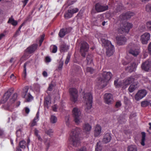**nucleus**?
Returning a JSON list of instances; mask_svg holds the SVG:
<instances>
[{
	"label": "nucleus",
	"instance_id": "obj_1",
	"mask_svg": "<svg viewBox=\"0 0 151 151\" xmlns=\"http://www.w3.org/2000/svg\"><path fill=\"white\" fill-rule=\"evenodd\" d=\"M79 131L77 128L73 129L70 134L69 141V143L73 146L76 147L80 144L79 138Z\"/></svg>",
	"mask_w": 151,
	"mask_h": 151
},
{
	"label": "nucleus",
	"instance_id": "obj_2",
	"mask_svg": "<svg viewBox=\"0 0 151 151\" xmlns=\"http://www.w3.org/2000/svg\"><path fill=\"white\" fill-rule=\"evenodd\" d=\"M134 79L133 77L130 76L127 78L126 79L123 80V81L118 82V80H116L114 81V85L116 88H119L121 87L124 89L130 84L133 82Z\"/></svg>",
	"mask_w": 151,
	"mask_h": 151
},
{
	"label": "nucleus",
	"instance_id": "obj_3",
	"mask_svg": "<svg viewBox=\"0 0 151 151\" xmlns=\"http://www.w3.org/2000/svg\"><path fill=\"white\" fill-rule=\"evenodd\" d=\"M38 44H34L28 47L24 51L23 56L21 58V60L24 59L26 60L29 58V55L34 53L37 50L38 47Z\"/></svg>",
	"mask_w": 151,
	"mask_h": 151
},
{
	"label": "nucleus",
	"instance_id": "obj_4",
	"mask_svg": "<svg viewBox=\"0 0 151 151\" xmlns=\"http://www.w3.org/2000/svg\"><path fill=\"white\" fill-rule=\"evenodd\" d=\"M83 99L86 103V107L85 110L88 113L91 112L90 109L92 106L93 97L91 94L90 93H87L84 94Z\"/></svg>",
	"mask_w": 151,
	"mask_h": 151
},
{
	"label": "nucleus",
	"instance_id": "obj_5",
	"mask_svg": "<svg viewBox=\"0 0 151 151\" xmlns=\"http://www.w3.org/2000/svg\"><path fill=\"white\" fill-rule=\"evenodd\" d=\"M104 47L106 49V54L107 56L109 57L113 55L114 49L110 41L104 39Z\"/></svg>",
	"mask_w": 151,
	"mask_h": 151
},
{
	"label": "nucleus",
	"instance_id": "obj_6",
	"mask_svg": "<svg viewBox=\"0 0 151 151\" xmlns=\"http://www.w3.org/2000/svg\"><path fill=\"white\" fill-rule=\"evenodd\" d=\"M132 24L128 22L120 24V27L118 28V31L121 34L128 33L129 29L132 27Z\"/></svg>",
	"mask_w": 151,
	"mask_h": 151
},
{
	"label": "nucleus",
	"instance_id": "obj_7",
	"mask_svg": "<svg viewBox=\"0 0 151 151\" xmlns=\"http://www.w3.org/2000/svg\"><path fill=\"white\" fill-rule=\"evenodd\" d=\"M89 48L88 44L86 41L81 42L80 45V52L81 55L85 57Z\"/></svg>",
	"mask_w": 151,
	"mask_h": 151
},
{
	"label": "nucleus",
	"instance_id": "obj_8",
	"mask_svg": "<svg viewBox=\"0 0 151 151\" xmlns=\"http://www.w3.org/2000/svg\"><path fill=\"white\" fill-rule=\"evenodd\" d=\"M69 92L71 101L75 103L78 101V92L77 90L74 88H71L69 89Z\"/></svg>",
	"mask_w": 151,
	"mask_h": 151
},
{
	"label": "nucleus",
	"instance_id": "obj_9",
	"mask_svg": "<svg viewBox=\"0 0 151 151\" xmlns=\"http://www.w3.org/2000/svg\"><path fill=\"white\" fill-rule=\"evenodd\" d=\"M72 29L71 27H65L61 29L58 33V36L60 38L63 37L65 35L70 33Z\"/></svg>",
	"mask_w": 151,
	"mask_h": 151
},
{
	"label": "nucleus",
	"instance_id": "obj_10",
	"mask_svg": "<svg viewBox=\"0 0 151 151\" xmlns=\"http://www.w3.org/2000/svg\"><path fill=\"white\" fill-rule=\"evenodd\" d=\"M79 9L77 8H74L71 9H69L64 14L65 18L68 19L72 17L74 14L77 12Z\"/></svg>",
	"mask_w": 151,
	"mask_h": 151
},
{
	"label": "nucleus",
	"instance_id": "obj_11",
	"mask_svg": "<svg viewBox=\"0 0 151 151\" xmlns=\"http://www.w3.org/2000/svg\"><path fill=\"white\" fill-rule=\"evenodd\" d=\"M14 90L13 88H10L4 94V96L2 99V102L3 103L6 102L8 99L9 97L12 94Z\"/></svg>",
	"mask_w": 151,
	"mask_h": 151
},
{
	"label": "nucleus",
	"instance_id": "obj_12",
	"mask_svg": "<svg viewBox=\"0 0 151 151\" xmlns=\"http://www.w3.org/2000/svg\"><path fill=\"white\" fill-rule=\"evenodd\" d=\"M113 96L110 93H105L104 94L105 102L106 104L110 105L113 103Z\"/></svg>",
	"mask_w": 151,
	"mask_h": 151
},
{
	"label": "nucleus",
	"instance_id": "obj_13",
	"mask_svg": "<svg viewBox=\"0 0 151 151\" xmlns=\"http://www.w3.org/2000/svg\"><path fill=\"white\" fill-rule=\"evenodd\" d=\"M72 112L74 118V120L76 123H78L79 122V116L80 114V111L77 108H74Z\"/></svg>",
	"mask_w": 151,
	"mask_h": 151
},
{
	"label": "nucleus",
	"instance_id": "obj_14",
	"mask_svg": "<svg viewBox=\"0 0 151 151\" xmlns=\"http://www.w3.org/2000/svg\"><path fill=\"white\" fill-rule=\"evenodd\" d=\"M150 34L148 33H145L141 36L140 40L143 44H147L150 38Z\"/></svg>",
	"mask_w": 151,
	"mask_h": 151
},
{
	"label": "nucleus",
	"instance_id": "obj_15",
	"mask_svg": "<svg viewBox=\"0 0 151 151\" xmlns=\"http://www.w3.org/2000/svg\"><path fill=\"white\" fill-rule=\"evenodd\" d=\"M147 92L145 90H142L139 91L135 96V98L137 101L142 99L145 96Z\"/></svg>",
	"mask_w": 151,
	"mask_h": 151
},
{
	"label": "nucleus",
	"instance_id": "obj_16",
	"mask_svg": "<svg viewBox=\"0 0 151 151\" xmlns=\"http://www.w3.org/2000/svg\"><path fill=\"white\" fill-rule=\"evenodd\" d=\"M141 68L146 71L151 70V61H146L143 63L141 65Z\"/></svg>",
	"mask_w": 151,
	"mask_h": 151
},
{
	"label": "nucleus",
	"instance_id": "obj_17",
	"mask_svg": "<svg viewBox=\"0 0 151 151\" xmlns=\"http://www.w3.org/2000/svg\"><path fill=\"white\" fill-rule=\"evenodd\" d=\"M112 76V75L111 72L104 71V87L109 83Z\"/></svg>",
	"mask_w": 151,
	"mask_h": 151
},
{
	"label": "nucleus",
	"instance_id": "obj_18",
	"mask_svg": "<svg viewBox=\"0 0 151 151\" xmlns=\"http://www.w3.org/2000/svg\"><path fill=\"white\" fill-rule=\"evenodd\" d=\"M116 39L117 44L119 45L124 44L127 40L126 37L122 36H117Z\"/></svg>",
	"mask_w": 151,
	"mask_h": 151
},
{
	"label": "nucleus",
	"instance_id": "obj_19",
	"mask_svg": "<svg viewBox=\"0 0 151 151\" xmlns=\"http://www.w3.org/2000/svg\"><path fill=\"white\" fill-rule=\"evenodd\" d=\"M97 83V85L100 88H104V75L102 74L101 76L97 78L96 80Z\"/></svg>",
	"mask_w": 151,
	"mask_h": 151
},
{
	"label": "nucleus",
	"instance_id": "obj_20",
	"mask_svg": "<svg viewBox=\"0 0 151 151\" xmlns=\"http://www.w3.org/2000/svg\"><path fill=\"white\" fill-rule=\"evenodd\" d=\"M137 67V65L135 62H133L131 63L130 66H128L126 68V70L129 73H131L134 71Z\"/></svg>",
	"mask_w": 151,
	"mask_h": 151
},
{
	"label": "nucleus",
	"instance_id": "obj_21",
	"mask_svg": "<svg viewBox=\"0 0 151 151\" xmlns=\"http://www.w3.org/2000/svg\"><path fill=\"white\" fill-rule=\"evenodd\" d=\"M101 128L99 124H97L94 130V136L97 137L99 135L101 132Z\"/></svg>",
	"mask_w": 151,
	"mask_h": 151
},
{
	"label": "nucleus",
	"instance_id": "obj_22",
	"mask_svg": "<svg viewBox=\"0 0 151 151\" xmlns=\"http://www.w3.org/2000/svg\"><path fill=\"white\" fill-rule=\"evenodd\" d=\"M39 113L38 111L36 114V116L30 123L31 127H33L37 125V122L39 120Z\"/></svg>",
	"mask_w": 151,
	"mask_h": 151
},
{
	"label": "nucleus",
	"instance_id": "obj_23",
	"mask_svg": "<svg viewBox=\"0 0 151 151\" xmlns=\"http://www.w3.org/2000/svg\"><path fill=\"white\" fill-rule=\"evenodd\" d=\"M138 83L137 82H134L130 85L129 88V92H132L137 88L138 87Z\"/></svg>",
	"mask_w": 151,
	"mask_h": 151
},
{
	"label": "nucleus",
	"instance_id": "obj_24",
	"mask_svg": "<svg viewBox=\"0 0 151 151\" xmlns=\"http://www.w3.org/2000/svg\"><path fill=\"white\" fill-rule=\"evenodd\" d=\"M95 9L97 12H100L104 11V6L101 3H98L95 5Z\"/></svg>",
	"mask_w": 151,
	"mask_h": 151
},
{
	"label": "nucleus",
	"instance_id": "obj_25",
	"mask_svg": "<svg viewBox=\"0 0 151 151\" xmlns=\"http://www.w3.org/2000/svg\"><path fill=\"white\" fill-rule=\"evenodd\" d=\"M134 14V13L132 12H128L123 15L122 18L124 19H128Z\"/></svg>",
	"mask_w": 151,
	"mask_h": 151
},
{
	"label": "nucleus",
	"instance_id": "obj_26",
	"mask_svg": "<svg viewBox=\"0 0 151 151\" xmlns=\"http://www.w3.org/2000/svg\"><path fill=\"white\" fill-rule=\"evenodd\" d=\"M29 89V87L27 86L24 87L23 88L22 92V96L23 98H24L25 97Z\"/></svg>",
	"mask_w": 151,
	"mask_h": 151
},
{
	"label": "nucleus",
	"instance_id": "obj_27",
	"mask_svg": "<svg viewBox=\"0 0 151 151\" xmlns=\"http://www.w3.org/2000/svg\"><path fill=\"white\" fill-rule=\"evenodd\" d=\"M27 64L28 63L26 62L24 63L23 66V70L22 74V76L24 79H25L27 76L26 66Z\"/></svg>",
	"mask_w": 151,
	"mask_h": 151
},
{
	"label": "nucleus",
	"instance_id": "obj_28",
	"mask_svg": "<svg viewBox=\"0 0 151 151\" xmlns=\"http://www.w3.org/2000/svg\"><path fill=\"white\" fill-rule=\"evenodd\" d=\"M83 127L84 130L87 132L90 131L91 128V126L88 123H85Z\"/></svg>",
	"mask_w": 151,
	"mask_h": 151
},
{
	"label": "nucleus",
	"instance_id": "obj_29",
	"mask_svg": "<svg viewBox=\"0 0 151 151\" xmlns=\"http://www.w3.org/2000/svg\"><path fill=\"white\" fill-rule=\"evenodd\" d=\"M111 136L109 133L106 134L104 135V142L107 143L109 142L111 140Z\"/></svg>",
	"mask_w": 151,
	"mask_h": 151
},
{
	"label": "nucleus",
	"instance_id": "obj_30",
	"mask_svg": "<svg viewBox=\"0 0 151 151\" xmlns=\"http://www.w3.org/2000/svg\"><path fill=\"white\" fill-rule=\"evenodd\" d=\"M129 52L135 56H136L139 53L138 50L137 49L133 50L132 49H130L129 51Z\"/></svg>",
	"mask_w": 151,
	"mask_h": 151
},
{
	"label": "nucleus",
	"instance_id": "obj_31",
	"mask_svg": "<svg viewBox=\"0 0 151 151\" xmlns=\"http://www.w3.org/2000/svg\"><path fill=\"white\" fill-rule=\"evenodd\" d=\"M68 49V46L65 44H62L60 47V50L62 52H65L67 51Z\"/></svg>",
	"mask_w": 151,
	"mask_h": 151
},
{
	"label": "nucleus",
	"instance_id": "obj_32",
	"mask_svg": "<svg viewBox=\"0 0 151 151\" xmlns=\"http://www.w3.org/2000/svg\"><path fill=\"white\" fill-rule=\"evenodd\" d=\"M8 23H11L12 25L13 26H16L17 24L18 23L17 21L14 20L12 18H9V20L8 21Z\"/></svg>",
	"mask_w": 151,
	"mask_h": 151
},
{
	"label": "nucleus",
	"instance_id": "obj_33",
	"mask_svg": "<svg viewBox=\"0 0 151 151\" xmlns=\"http://www.w3.org/2000/svg\"><path fill=\"white\" fill-rule=\"evenodd\" d=\"M51 103V99L49 96H47L45 99L44 104L45 106H48Z\"/></svg>",
	"mask_w": 151,
	"mask_h": 151
},
{
	"label": "nucleus",
	"instance_id": "obj_34",
	"mask_svg": "<svg viewBox=\"0 0 151 151\" xmlns=\"http://www.w3.org/2000/svg\"><path fill=\"white\" fill-rule=\"evenodd\" d=\"M17 94L16 93H14L12 97V98L10 100V101L11 102V106H13L14 104H13L14 103L15 101L17 99Z\"/></svg>",
	"mask_w": 151,
	"mask_h": 151
},
{
	"label": "nucleus",
	"instance_id": "obj_35",
	"mask_svg": "<svg viewBox=\"0 0 151 151\" xmlns=\"http://www.w3.org/2000/svg\"><path fill=\"white\" fill-rule=\"evenodd\" d=\"M142 135L141 142V145L142 146L145 145V139L146 134L144 132H141Z\"/></svg>",
	"mask_w": 151,
	"mask_h": 151
},
{
	"label": "nucleus",
	"instance_id": "obj_36",
	"mask_svg": "<svg viewBox=\"0 0 151 151\" xmlns=\"http://www.w3.org/2000/svg\"><path fill=\"white\" fill-rule=\"evenodd\" d=\"M141 106L142 107H146L149 105L151 106V103H150L149 101H144L141 102Z\"/></svg>",
	"mask_w": 151,
	"mask_h": 151
},
{
	"label": "nucleus",
	"instance_id": "obj_37",
	"mask_svg": "<svg viewBox=\"0 0 151 151\" xmlns=\"http://www.w3.org/2000/svg\"><path fill=\"white\" fill-rule=\"evenodd\" d=\"M127 151H137L136 146L133 145L128 146L127 147Z\"/></svg>",
	"mask_w": 151,
	"mask_h": 151
},
{
	"label": "nucleus",
	"instance_id": "obj_38",
	"mask_svg": "<svg viewBox=\"0 0 151 151\" xmlns=\"http://www.w3.org/2000/svg\"><path fill=\"white\" fill-rule=\"evenodd\" d=\"M65 122L66 125L69 127H71V124L69 121V116H66L65 117Z\"/></svg>",
	"mask_w": 151,
	"mask_h": 151
},
{
	"label": "nucleus",
	"instance_id": "obj_39",
	"mask_svg": "<svg viewBox=\"0 0 151 151\" xmlns=\"http://www.w3.org/2000/svg\"><path fill=\"white\" fill-rule=\"evenodd\" d=\"M26 101L27 102H29L32 101L33 99V97L29 93L27 95L26 98Z\"/></svg>",
	"mask_w": 151,
	"mask_h": 151
},
{
	"label": "nucleus",
	"instance_id": "obj_40",
	"mask_svg": "<svg viewBox=\"0 0 151 151\" xmlns=\"http://www.w3.org/2000/svg\"><path fill=\"white\" fill-rule=\"evenodd\" d=\"M102 147L101 146V143L100 141L97 142L96 147L95 148V151H101L102 150Z\"/></svg>",
	"mask_w": 151,
	"mask_h": 151
},
{
	"label": "nucleus",
	"instance_id": "obj_41",
	"mask_svg": "<svg viewBox=\"0 0 151 151\" xmlns=\"http://www.w3.org/2000/svg\"><path fill=\"white\" fill-rule=\"evenodd\" d=\"M50 120L51 123L55 124L57 122V119L55 116L52 115L50 118Z\"/></svg>",
	"mask_w": 151,
	"mask_h": 151
},
{
	"label": "nucleus",
	"instance_id": "obj_42",
	"mask_svg": "<svg viewBox=\"0 0 151 151\" xmlns=\"http://www.w3.org/2000/svg\"><path fill=\"white\" fill-rule=\"evenodd\" d=\"M87 64L89 65L92 62V56L90 55H88L86 58Z\"/></svg>",
	"mask_w": 151,
	"mask_h": 151
},
{
	"label": "nucleus",
	"instance_id": "obj_43",
	"mask_svg": "<svg viewBox=\"0 0 151 151\" xmlns=\"http://www.w3.org/2000/svg\"><path fill=\"white\" fill-rule=\"evenodd\" d=\"M45 36V34H43L42 35L40 36V39L39 41L40 46L41 45L42 42L44 40Z\"/></svg>",
	"mask_w": 151,
	"mask_h": 151
},
{
	"label": "nucleus",
	"instance_id": "obj_44",
	"mask_svg": "<svg viewBox=\"0 0 151 151\" xmlns=\"http://www.w3.org/2000/svg\"><path fill=\"white\" fill-rule=\"evenodd\" d=\"M123 8V6L121 4H118L116 6V11L117 12H119L121 11Z\"/></svg>",
	"mask_w": 151,
	"mask_h": 151
},
{
	"label": "nucleus",
	"instance_id": "obj_45",
	"mask_svg": "<svg viewBox=\"0 0 151 151\" xmlns=\"http://www.w3.org/2000/svg\"><path fill=\"white\" fill-rule=\"evenodd\" d=\"M5 136V134L4 130L0 128V138H3Z\"/></svg>",
	"mask_w": 151,
	"mask_h": 151
},
{
	"label": "nucleus",
	"instance_id": "obj_46",
	"mask_svg": "<svg viewBox=\"0 0 151 151\" xmlns=\"http://www.w3.org/2000/svg\"><path fill=\"white\" fill-rule=\"evenodd\" d=\"M86 71L87 73H89L91 74L93 73L94 70L91 67H88L86 68Z\"/></svg>",
	"mask_w": 151,
	"mask_h": 151
},
{
	"label": "nucleus",
	"instance_id": "obj_47",
	"mask_svg": "<svg viewBox=\"0 0 151 151\" xmlns=\"http://www.w3.org/2000/svg\"><path fill=\"white\" fill-rule=\"evenodd\" d=\"M26 143V142L24 140H22L19 142V145L20 147L22 148H24L25 147L24 145V144Z\"/></svg>",
	"mask_w": 151,
	"mask_h": 151
},
{
	"label": "nucleus",
	"instance_id": "obj_48",
	"mask_svg": "<svg viewBox=\"0 0 151 151\" xmlns=\"http://www.w3.org/2000/svg\"><path fill=\"white\" fill-rule=\"evenodd\" d=\"M75 2L73 0H68L66 2V4L68 6L71 5Z\"/></svg>",
	"mask_w": 151,
	"mask_h": 151
},
{
	"label": "nucleus",
	"instance_id": "obj_49",
	"mask_svg": "<svg viewBox=\"0 0 151 151\" xmlns=\"http://www.w3.org/2000/svg\"><path fill=\"white\" fill-rule=\"evenodd\" d=\"M17 136V137H20L22 135V130L21 129L17 130L16 132Z\"/></svg>",
	"mask_w": 151,
	"mask_h": 151
},
{
	"label": "nucleus",
	"instance_id": "obj_50",
	"mask_svg": "<svg viewBox=\"0 0 151 151\" xmlns=\"http://www.w3.org/2000/svg\"><path fill=\"white\" fill-rule=\"evenodd\" d=\"M50 139H49L48 140H47L45 142V143L46 145L47 148L46 150L47 151L50 145Z\"/></svg>",
	"mask_w": 151,
	"mask_h": 151
},
{
	"label": "nucleus",
	"instance_id": "obj_51",
	"mask_svg": "<svg viewBox=\"0 0 151 151\" xmlns=\"http://www.w3.org/2000/svg\"><path fill=\"white\" fill-rule=\"evenodd\" d=\"M53 132V131L52 129H50L46 131V133L48 135H49L50 137H51L52 136V133Z\"/></svg>",
	"mask_w": 151,
	"mask_h": 151
},
{
	"label": "nucleus",
	"instance_id": "obj_52",
	"mask_svg": "<svg viewBox=\"0 0 151 151\" xmlns=\"http://www.w3.org/2000/svg\"><path fill=\"white\" fill-rule=\"evenodd\" d=\"M70 54L68 53L67 57L65 61V64L67 65L69 62L70 59Z\"/></svg>",
	"mask_w": 151,
	"mask_h": 151
},
{
	"label": "nucleus",
	"instance_id": "obj_53",
	"mask_svg": "<svg viewBox=\"0 0 151 151\" xmlns=\"http://www.w3.org/2000/svg\"><path fill=\"white\" fill-rule=\"evenodd\" d=\"M145 8L146 11L149 12H151V4L147 5Z\"/></svg>",
	"mask_w": 151,
	"mask_h": 151
},
{
	"label": "nucleus",
	"instance_id": "obj_54",
	"mask_svg": "<svg viewBox=\"0 0 151 151\" xmlns=\"http://www.w3.org/2000/svg\"><path fill=\"white\" fill-rule=\"evenodd\" d=\"M147 27L148 29L151 31V21H149L147 23Z\"/></svg>",
	"mask_w": 151,
	"mask_h": 151
},
{
	"label": "nucleus",
	"instance_id": "obj_55",
	"mask_svg": "<svg viewBox=\"0 0 151 151\" xmlns=\"http://www.w3.org/2000/svg\"><path fill=\"white\" fill-rule=\"evenodd\" d=\"M52 110L53 111L55 112H57V110L58 108V107L55 104L52 106Z\"/></svg>",
	"mask_w": 151,
	"mask_h": 151
},
{
	"label": "nucleus",
	"instance_id": "obj_56",
	"mask_svg": "<svg viewBox=\"0 0 151 151\" xmlns=\"http://www.w3.org/2000/svg\"><path fill=\"white\" fill-rule=\"evenodd\" d=\"M63 65V62H59V64L58 67L59 70H61L62 69Z\"/></svg>",
	"mask_w": 151,
	"mask_h": 151
},
{
	"label": "nucleus",
	"instance_id": "obj_57",
	"mask_svg": "<svg viewBox=\"0 0 151 151\" xmlns=\"http://www.w3.org/2000/svg\"><path fill=\"white\" fill-rule=\"evenodd\" d=\"M57 51V47L55 45H53V49L52 52L54 53H56Z\"/></svg>",
	"mask_w": 151,
	"mask_h": 151
},
{
	"label": "nucleus",
	"instance_id": "obj_58",
	"mask_svg": "<svg viewBox=\"0 0 151 151\" xmlns=\"http://www.w3.org/2000/svg\"><path fill=\"white\" fill-rule=\"evenodd\" d=\"M51 61V59L49 56H46L45 58V62L46 63H49Z\"/></svg>",
	"mask_w": 151,
	"mask_h": 151
},
{
	"label": "nucleus",
	"instance_id": "obj_59",
	"mask_svg": "<svg viewBox=\"0 0 151 151\" xmlns=\"http://www.w3.org/2000/svg\"><path fill=\"white\" fill-rule=\"evenodd\" d=\"M148 53L151 55V42L149 43L148 47Z\"/></svg>",
	"mask_w": 151,
	"mask_h": 151
},
{
	"label": "nucleus",
	"instance_id": "obj_60",
	"mask_svg": "<svg viewBox=\"0 0 151 151\" xmlns=\"http://www.w3.org/2000/svg\"><path fill=\"white\" fill-rule=\"evenodd\" d=\"M121 106V103L120 101H119L116 102V104L115 105V106L116 108H118L119 107H120Z\"/></svg>",
	"mask_w": 151,
	"mask_h": 151
},
{
	"label": "nucleus",
	"instance_id": "obj_61",
	"mask_svg": "<svg viewBox=\"0 0 151 151\" xmlns=\"http://www.w3.org/2000/svg\"><path fill=\"white\" fill-rule=\"evenodd\" d=\"M53 87V85L52 84H50L48 87V90L49 91H51L52 90V88Z\"/></svg>",
	"mask_w": 151,
	"mask_h": 151
},
{
	"label": "nucleus",
	"instance_id": "obj_62",
	"mask_svg": "<svg viewBox=\"0 0 151 151\" xmlns=\"http://www.w3.org/2000/svg\"><path fill=\"white\" fill-rule=\"evenodd\" d=\"M40 87V85L38 84H36L35 85V89L37 91L39 90Z\"/></svg>",
	"mask_w": 151,
	"mask_h": 151
},
{
	"label": "nucleus",
	"instance_id": "obj_63",
	"mask_svg": "<svg viewBox=\"0 0 151 151\" xmlns=\"http://www.w3.org/2000/svg\"><path fill=\"white\" fill-rule=\"evenodd\" d=\"M24 109L25 112L27 114H29L30 111L29 109L27 107H26L24 108Z\"/></svg>",
	"mask_w": 151,
	"mask_h": 151
},
{
	"label": "nucleus",
	"instance_id": "obj_64",
	"mask_svg": "<svg viewBox=\"0 0 151 151\" xmlns=\"http://www.w3.org/2000/svg\"><path fill=\"white\" fill-rule=\"evenodd\" d=\"M20 32H21L20 30H17V31L15 34H14V36L16 37V36H17V35H19Z\"/></svg>",
	"mask_w": 151,
	"mask_h": 151
}]
</instances>
